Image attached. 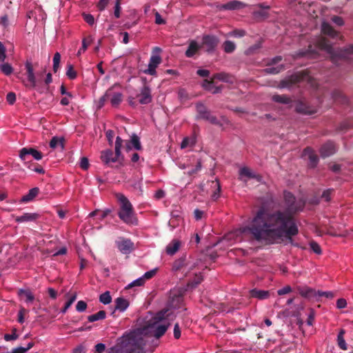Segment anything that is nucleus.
<instances>
[{"label": "nucleus", "instance_id": "a18cd8bd", "mask_svg": "<svg viewBox=\"0 0 353 353\" xmlns=\"http://www.w3.org/2000/svg\"><path fill=\"white\" fill-rule=\"evenodd\" d=\"M61 61V54L59 52H56L53 57V71L57 72L59 68V64Z\"/></svg>", "mask_w": 353, "mask_h": 353}, {"label": "nucleus", "instance_id": "79ce46f5", "mask_svg": "<svg viewBox=\"0 0 353 353\" xmlns=\"http://www.w3.org/2000/svg\"><path fill=\"white\" fill-rule=\"evenodd\" d=\"M131 143L132 146L137 150H140L141 149V144L139 140V137L133 134L131 137Z\"/></svg>", "mask_w": 353, "mask_h": 353}, {"label": "nucleus", "instance_id": "de8ad7c7", "mask_svg": "<svg viewBox=\"0 0 353 353\" xmlns=\"http://www.w3.org/2000/svg\"><path fill=\"white\" fill-rule=\"evenodd\" d=\"M112 95V88H110L108 89L105 93L104 94V95H103L100 99H99V108L102 107L104 104H105V102L106 101V100H108L110 97Z\"/></svg>", "mask_w": 353, "mask_h": 353}, {"label": "nucleus", "instance_id": "4468645a", "mask_svg": "<svg viewBox=\"0 0 353 353\" xmlns=\"http://www.w3.org/2000/svg\"><path fill=\"white\" fill-rule=\"evenodd\" d=\"M336 150V146L334 142L327 141L321 146L320 154L322 158H326L334 154Z\"/></svg>", "mask_w": 353, "mask_h": 353}, {"label": "nucleus", "instance_id": "5fc2aeb1", "mask_svg": "<svg viewBox=\"0 0 353 353\" xmlns=\"http://www.w3.org/2000/svg\"><path fill=\"white\" fill-rule=\"evenodd\" d=\"M334 294L332 292H330V291L323 292V291L319 290V300L323 297H325L328 299H332L334 297Z\"/></svg>", "mask_w": 353, "mask_h": 353}, {"label": "nucleus", "instance_id": "ddd939ff", "mask_svg": "<svg viewBox=\"0 0 353 353\" xmlns=\"http://www.w3.org/2000/svg\"><path fill=\"white\" fill-rule=\"evenodd\" d=\"M25 65L28 81V83H26V86L30 88H34L37 85V79L34 73L32 64L30 61H27Z\"/></svg>", "mask_w": 353, "mask_h": 353}, {"label": "nucleus", "instance_id": "7ed1b4c3", "mask_svg": "<svg viewBox=\"0 0 353 353\" xmlns=\"http://www.w3.org/2000/svg\"><path fill=\"white\" fill-rule=\"evenodd\" d=\"M319 50L327 52L330 56L332 61L336 63L338 60L347 59L353 54V45H350L343 48L336 50L333 48L332 43L329 39L321 37L317 41L316 46L313 47L310 45L306 50H301L296 54L297 57H307L309 59H316L319 56Z\"/></svg>", "mask_w": 353, "mask_h": 353}, {"label": "nucleus", "instance_id": "f3484780", "mask_svg": "<svg viewBox=\"0 0 353 353\" xmlns=\"http://www.w3.org/2000/svg\"><path fill=\"white\" fill-rule=\"evenodd\" d=\"M245 6V4L239 1H230L226 3L221 4L217 6L219 10H239Z\"/></svg>", "mask_w": 353, "mask_h": 353}, {"label": "nucleus", "instance_id": "680f3d73", "mask_svg": "<svg viewBox=\"0 0 353 353\" xmlns=\"http://www.w3.org/2000/svg\"><path fill=\"white\" fill-rule=\"evenodd\" d=\"M18 338V335L16 334V330H13V332L12 334H6L4 335V339L6 341H12V340H16Z\"/></svg>", "mask_w": 353, "mask_h": 353}, {"label": "nucleus", "instance_id": "9b49d317", "mask_svg": "<svg viewBox=\"0 0 353 353\" xmlns=\"http://www.w3.org/2000/svg\"><path fill=\"white\" fill-rule=\"evenodd\" d=\"M29 155H31L34 159L38 161L41 160L43 157L42 153L33 148H23L20 150L19 157L21 160H28Z\"/></svg>", "mask_w": 353, "mask_h": 353}, {"label": "nucleus", "instance_id": "b1692460", "mask_svg": "<svg viewBox=\"0 0 353 353\" xmlns=\"http://www.w3.org/2000/svg\"><path fill=\"white\" fill-rule=\"evenodd\" d=\"M250 295L252 298L263 300L270 296V292L268 290H261L254 288L250 291Z\"/></svg>", "mask_w": 353, "mask_h": 353}, {"label": "nucleus", "instance_id": "a19ab883", "mask_svg": "<svg viewBox=\"0 0 353 353\" xmlns=\"http://www.w3.org/2000/svg\"><path fill=\"white\" fill-rule=\"evenodd\" d=\"M284 69V66L283 65H278L276 67H270L267 68L264 70V71L267 74H276L279 73L281 71H282Z\"/></svg>", "mask_w": 353, "mask_h": 353}, {"label": "nucleus", "instance_id": "6ab92c4d", "mask_svg": "<svg viewBox=\"0 0 353 353\" xmlns=\"http://www.w3.org/2000/svg\"><path fill=\"white\" fill-rule=\"evenodd\" d=\"M321 32L323 34L327 35L332 39L339 37V33L335 30L330 23L327 22L322 23Z\"/></svg>", "mask_w": 353, "mask_h": 353}, {"label": "nucleus", "instance_id": "e433bc0d", "mask_svg": "<svg viewBox=\"0 0 353 353\" xmlns=\"http://www.w3.org/2000/svg\"><path fill=\"white\" fill-rule=\"evenodd\" d=\"M34 346V343L30 342L28 343L26 347H17L16 348L12 349L11 353H26L27 351L30 350Z\"/></svg>", "mask_w": 353, "mask_h": 353}, {"label": "nucleus", "instance_id": "0eeeda50", "mask_svg": "<svg viewBox=\"0 0 353 353\" xmlns=\"http://www.w3.org/2000/svg\"><path fill=\"white\" fill-rule=\"evenodd\" d=\"M304 79V74L303 73L294 74L289 77L281 80L277 88L279 89L290 88L293 85L299 83Z\"/></svg>", "mask_w": 353, "mask_h": 353}, {"label": "nucleus", "instance_id": "6e6552de", "mask_svg": "<svg viewBox=\"0 0 353 353\" xmlns=\"http://www.w3.org/2000/svg\"><path fill=\"white\" fill-rule=\"evenodd\" d=\"M116 243L119 250L124 254H130L134 249V243L129 239L120 237Z\"/></svg>", "mask_w": 353, "mask_h": 353}, {"label": "nucleus", "instance_id": "a878e982", "mask_svg": "<svg viewBox=\"0 0 353 353\" xmlns=\"http://www.w3.org/2000/svg\"><path fill=\"white\" fill-rule=\"evenodd\" d=\"M115 310H119L120 312H124L129 306V302L128 300L123 297H118L115 299Z\"/></svg>", "mask_w": 353, "mask_h": 353}, {"label": "nucleus", "instance_id": "5701e85b", "mask_svg": "<svg viewBox=\"0 0 353 353\" xmlns=\"http://www.w3.org/2000/svg\"><path fill=\"white\" fill-rule=\"evenodd\" d=\"M17 294L21 299L27 303H31L34 300V296L30 290L19 289Z\"/></svg>", "mask_w": 353, "mask_h": 353}, {"label": "nucleus", "instance_id": "864d4df0", "mask_svg": "<svg viewBox=\"0 0 353 353\" xmlns=\"http://www.w3.org/2000/svg\"><path fill=\"white\" fill-rule=\"evenodd\" d=\"M121 0H117L115 3L114 14L116 18L120 17V13L121 10Z\"/></svg>", "mask_w": 353, "mask_h": 353}, {"label": "nucleus", "instance_id": "39448f33", "mask_svg": "<svg viewBox=\"0 0 353 353\" xmlns=\"http://www.w3.org/2000/svg\"><path fill=\"white\" fill-rule=\"evenodd\" d=\"M196 110L197 112L196 119H203L210 122L211 124L220 127L223 125L222 123L216 118V116L212 114L211 112L203 103H196Z\"/></svg>", "mask_w": 353, "mask_h": 353}, {"label": "nucleus", "instance_id": "3c124183", "mask_svg": "<svg viewBox=\"0 0 353 353\" xmlns=\"http://www.w3.org/2000/svg\"><path fill=\"white\" fill-rule=\"evenodd\" d=\"M145 283V281H143V279L142 277H140L135 281H132L131 283H130L125 289H130L134 286H141Z\"/></svg>", "mask_w": 353, "mask_h": 353}, {"label": "nucleus", "instance_id": "13d9d810", "mask_svg": "<svg viewBox=\"0 0 353 353\" xmlns=\"http://www.w3.org/2000/svg\"><path fill=\"white\" fill-rule=\"evenodd\" d=\"M157 269H153L152 270H150L148 272H146L143 276H141L143 279V281L145 282L146 280L150 279L152 278L157 273Z\"/></svg>", "mask_w": 353, "mask_h": 353}, {"label": "nucleus", "instance_id": "49530a36", "mask_svg": "<svg viewBox=\"0 0 353 353\" xmlns=\"http://www.w3.org/2000/svg\"><path fill=\"white\" fill-rule=\"evenodd\" d=\"M353 123L351 121L347 120L342 122L338 128V130L340 132H345L350 128L352 126Z\"/></svg>", "mask_w": 353, "mask_h": 353}, {"label": "nucleus", "instance_id": "bf43d9fd", "mask_svg": "<svg viewBox=\"0 0 353 353\" xmlns=\"http://www.w3.org/2000/svg\"><path fill=\"white\" fill-rule=\"evenodd\" d=\"M79 165H80L81 168H82L83 170H88L89 168V165H90L88 159L85 157H82L81 159Z\"/></svg>", "mask_w": 353, "mask_h": 353}, {"label": "nucleus", "instance_id": "4d7b16f0", "mask_svg": "<svg viewBox=\"0 0 353 353\" xmlns=\"http://www.w3.org/2000/svg\"><path fill=\"white\" fill-rule=\"evenodd\" d=\"M310 248L314 253H316L317 254H321V248L317 243H316L314 241H312L310 243Z\"/></svg>", "mask_w": 353, "mask_h": 353}, {"label": "nucleus", "instance_id": "ea45409f", "mask_svg": "<svg viewBox=\"0 0 353 353\" xmlns=\"http://www.w3.org/2000/svg\"><path fill=\"white\" fill-rule=\"evenodd\" d=\"M66 76L71 80L75 79L77 77V73L71 64L67 65Z\"/></svg>", "mask_w": 353, "mask_h": 353}, {"label": "nucleus", "instance_id": "338daca9", "mask_svg": "<svg viewBox=\"0 0 353 353\" xmlns=\"http://www.w3.org/2000/svg\"><path fill=\"white\" fill-rule=\"evenodd\" d=\"M332 192L333 189L326 190L323 192L321 197L324 199L325 201H329L330 200V194Z\"/></svg>", "mask_w": 353, "mask_h": 353}, {"label": "nucleus", "instance_id": "0e129e2a", "mask_svg": "<svg viewBox=\"0 0 353 353\" xmlns=\"http://www.w3.org/2000/svg\"><path fill=\"white\" fill-rule=\"evenodd\" d=\"M26 310L23 307H21L18 313V321L20 323H23L24 322V314L26 312Z\"/></svg>", "mask_w": 353, "mask_h": 353}, {"label": "nucleus", "instance_id": "473e14b6", "mask_svg": "<svg viewBox=\"0 0 353 353\" xmlns=\"http://www.w3.org/2000/svg\"><path fill=\"white\" fill-rule=\"evenodd\" d=\"M64 139L63 138H59L57 137H54L50 141V147L51 148H55L58 145H61L62 148L64 147Z\"/></svg>", "mask_w": 353, "mask_h": 353}, {"label": "nucleus", "instance_id": "052dcab7", "mask_svg": "<svg viewBox=\"0 0 353 353\" xmlns=\"http://www.w3.org/2000/svg\"><path fill=\"white\" fill-rule=\"evenodd\" d=\"M83 19L86 23H88L89 25L92 26L94 23V17L90 14H83Z\"/></svg>", "mask_w": 353, "mask_h": 353}, {"label": "nucleus", "instance_id": "8fccbe9b", "mask_svg": "<svg viewBox=\"0 0 353 353\" xmlns=\"http://www.w3.org/2000/svg\"><path fill=\"white\" fill-rule=\"evenodd\" d=\"M332 98L334 101L340 100L341 102H345L346 101L343 93L339 90H335L332 92Z\"/></svg>", "mask_w": 353, "mask_h": 353}, {"label": "nucleus", "instance_id": "6e6d98bb", "mask_svg": "<svg viewBox=\"0 0 353 353\" xmlns=\"http://www.w3.org/2000/svg\"><path fill=\"white\" fill-rule=\"evenodd\" d=\"M87 308V303L83 301H79L76 305V310L79 312H82L85 311Z\"/></svg>", "mask_w": 353, "mask_h": 353}, {"label": "nucleus", "instance_id": "4c0bfd02", "mask_svg": "<svg viewBox=\"0 0 353 353\" xmlns=\"http://www.w3.org/2000/svg\"><path fill=\"white\" fill-rule=\"evenodd\" d=\"M99 301L101 303L107 305L111 303L112 297L110 296V292L106 291L104 293L101 294L99 296Z\"/></svg>", "mask_w": 353, "mask_h": 353}, {"label": "nucleus", "instance_id": "9d476101", "mask_svg": "<svg viewBox=\"0 0 353 353\" xmlns=\"http://www.w3.org/2000/svg\"><path fill=\"white\" fill-rule=\"evenodd\" d=\"M137 97L139 98V102L143 105L148 104L152 101L151 89L146 83H144Z\"/></svg>", "mask_w": 353, "mask_h": 353}, {"label": "nucleus", "instance_id": "58836bf2", "mask_svg": "<svg viewBox=\"0 0 353 353\" xmlns=\"http://www.w3.org/2000/svg\"><path fill=\"white\" fill-rule=\"evenodd\" d=\"M123 142L124 141L120 137H117L116 138L114 150L117 153V156H123L121 154V150L123 146Z\"/></svg>", "mask_w": 353, "mask_h": 353}, {"label": "nucleus", "instance_id": "e2e57ef3", "mask_svg": "<svg viewBox=\"0 0 353 353\" xmlns=\"http://www.w3.org/2000/svg\"><path fill=\"white\" fill-rule=\"evenodd\" d=\"M6 100L10 104H13L16 101V94L12 92L8 93Z\"/></svg>", "mask_w": 353, "mask_h": 353}, {"label": "nucleus", "instance_id": "7c9ffc66", "mask_svg": "<svg viewBox=\"0 0 353 353\" xmlns=\"http://www.w3.org/2000/svg\"><path fill=\"white\" fill-rule=\"evenodd\" d=\"M106 313L104 310H100L96 314L90 315L88 316V321L89 322H94L99 320H103L105 318Z\"/></svg>", "mask_w": 353, "mask_h": 353}, {"label": "nucleus", "instance_id": "72a5a7b5", "mask_svg": "<svg viewBox=\"0 0 353 353\" xmlns=\"http://www.w3.org/2000/svg\"><path fill=\"white\" fill-rule=\"evenodd\" d=\"M223 48L225 52L226 53H232L236 49V45L234 42L231 41H225L223 44Z\"/></svg>", "mask_w": 353, "mask_h": 353}, {"label": "nucleus", "instance_id": "774afa93", "mask_svg": "<svg viewBox=\"0 0 353 353\" xmlns=\"http://www.w3.org/2000/svg\"><path fill=\"white\" fill-rule=\"evenodd\" d=\"M332 21L337 26H341L344 24V21L342 17L339 16H334Z\"/></svg>", "mask_w": 353, "mask_h": 353}, {"label": "nucleus", "instance_id": "cd10ccee", "mask_svg": "<svg viewBox=\"0 0 353 353\" xmlns=\"http://www.w3.org/2000/svg\"><path fill=\"white\" fill-rule=\"evenodd\" d=\"M214 80H219L225 83H232V77L226 72H221L213 74Z\"/></svg>", "mask_w": 353, "mask_h": 353}, {"label": "nucleus", "instance_id": "2eb2a0df", "mask_svg": "<svg viewBox=\"0 0 353 353\" xmlns=\"http://www.w3.org/2000/svg\"><path fill=\"white\" fill-rule=\"evenodd\" d=\"M295 110L297 112L303 114H312L316 112V110L312 106L309 105L306 102L299 101L296 105Z\"/></svg>", "mask_w": 353, "mask_h": 353}, {"label": "nucleus", "instance_id": "4be33fe9", "mask_svg": "<svg viewBox=\"0 0 353 353\" xmlns=\"http://www.w3.org/2000/svg\"><path fill=\"white\" fill-rule=\"evenodd\" d=\"M181 245V242L179 240L176 239L172 240L166 247V253L170 256L174 255L179 250Z\"/></svg>", "mask_w": 353, "mask_h": 353}, {"label": "nucleus", "instance_id": "393cba45", "mask_svg": "<svg viewBox=\"0 0 353 353\" xmlns=\"http://www.w3.org/2000/svg\"><path fill=\"white\" fill-rule=\"evenodd\" d=\"M239 174L241 176L254 179L258 182H261L262 181V176L261 175L252 172L250 169L246 167L241 168L239 171Z\"/></svg>", "mask_w": 353, "mask_h": 353}, {"label": "nucleus", "instance_id": "09e8293b", "mask_svg": "<svg viewBox=\"0 0 353 353\" xmlns=\"http://www.w3.org/2000/svg\"><path fill=\"white\" fill-rule=\"evenodd\" d=\"M76 299L77 295L75 294L70 296L67 302L65 303V306L62 309V312L65 313L67 311V310L72 305V304L75 301Z\"/></svg>", "mask_w": 353, "mask_h": 353}, {"label": "nucleus", "instance_id": "20e7f679", "mask_svg": "<svg viewBox=\"0 0 353 353\" xmlns=\"http://www.w3.org/2000/svg\"><path fill=\"white\" fill-rule=\"evenodd\" d=\"M117 198L120 202V208L118 216L125 223L137 225V219L135 216L132 205L128 199L123 194H118Z\"/></svg>", "mask_w": 353, "mask_h": 353}, {"label": "nucleus", "instance_id": "f704fd0d", "mask_svg": "<svg viewBox=\"0 0 353 353\" xmlns=\"http://www.w3.org/2000/svg\"><path fill=\"white\" fill-rule=\"evenodd\" d=\"M92 38L91 37H88L87 38H84L82 41V46L79 50L77 52V56H80L82 52H84L87 48L88 46L90 44V43L92 41Z\"/></svg>", "mask_w": 353, "mask_h": 353}, {"label": "nucleus", "instance_id": "f257e3e1", "mask_svg": "<svg viewBox=\"0 0 353 353\" xmlns=\"http://www.w3.org/2000/svg\"><path fill=\"white\" fill-rule=\"evenodd\" d=\"M285 210L270 212L261 208L252 219L250 224L240 228L239 232L250 236L251 240L268 245L273 244L285 237L290 241L292 236L299 233L294 214L302 211L305 201L296 200L290 192H284Z\"/></svg>", "mask_w": 353, "mask_h": 353}, {"label": "nucleus", "instance_id": "2f4dec72", "mask_svg": "<svg viewBox=\"0 0 353 353\" xmlns=\"http://www.w3.org/2000/svg\"><path fill=\"white\" fill-rule=\"evenodd\" d=\"M345 332L344 330H341L339 333L338 334V336H337V342H338V345L339 347L343 350H347V344L345 343V341L344 339V334H345Z\"/></svg>", "mask_w": 353, "mask_h": 353}, {"label": "nucleus", "instance_id": "a211bd4d", "mask_svg": "<svg viewBox=\"0 0 353 353\" xmlns=\"http://www.w3.org/2000/svg\"><path fill=\"white\" fill-rule=\"evenodd\" d=\"M161 61V59L159 56H152L148 64V68L144 72L150 75H154L156 74V68Z\"/></svg>", "mask_w": 353, "mask_h": 353}, {"label": "nucleus", "instance_id": "1a4fd4ad", "mask_svg": "<svg viewBox=\"0 0 353 353\" xmlns=\"http://www.w3.org/2000/svg\"><path fill=\"white\" fill-rule=\"evenodd\" d=\"M101 159L105 164L109 165L110 163H115L123 160V156H117V153L110 149L103 150L101 152Z\"/></svg>", "mask_w": 353, "mask_h": 353}, {"label": "nucleus", "instance_id": "bb28decb", "mask_svg": "<svg viewBox=\"0 0 353 353\" xmlns=\"http://www.w3.org/2000/svg\"><path fill=\"white\" fill-rule=\"evenodd\" d=\"M39 192V188H33L29 190L28 194L22 196L21 201L23 203L31 201L38 195Z\"/></svg>", "mask_w": 353, "mask_h": 353}, {"label": "nucleus", "instance_id": "dca6fc26", "mask_svg": "<svg viewBox=\"0 0 353 353\" xmlns=\"http://www.w3.org/2000/svg\"><path fill=\"white\" fill-rule=\"evenodd\" d=\"M303 155L305 157H307L310 161L309 165L310 168H313L317 165L319 159L313 149L310 147L305 148L303 150Z\"/></svg>", "mask_w": 353, "mask_h": 353}, {"label": "nucleus", "instance_id": "c9c22d12", "mask_svg": "<svg viewBox=\"0 0 353 353\" xmlns=\"http://www.w3.org/2000/svg\"><path fill=\"white\" fill-rule=\"evenodd\" d=\"M0 70L6 76H9L13 72L12 65L8 63H4L0 65Z\"/></svg>", "mask_w": 353, "mask_h": 353}, {"label": "nucleus", "instance_id": "423d86ee", "mask_svg": "<svg viewBox=\"0 0 353 353\" xmlns=\"http://www.w3.org/2000/svg\"><path fill=\"white\" fill-rule=\"evenodd\" d=\"M219 43V38L213 34H204L202 37L201 48L208 53L213 52Z\"/></svg>", "mask_w": 353, "mask_h": 353}, {"label": "nucleus", "instance_id": "c756f323", "mask_svg": "<svg viewBox=\"0 0 353 353\" xmlns=\"http://www.w3.org/2000/svg\"><path fill=\"white\" fill-rule=\"evenodd\" d=\"M111 105L113 107L118 106L123 100V94L121 92H114L112 91V95L109 98Z\"/></svg>", "mask_w": 353, "mask_h": 353}, {"label": "nucleus", "instance_id": "c03bdc74", "mask_svg": "<svg viewBox=\"0 0 353 353\" xmlns=\"http://www.w3.org/2000/svg\"><path fill=\"white\" fill-rule=\"evenodd\" d=\"M185 257H181L176 260L173 263V270L175 271L180 270L185 265Z\"/></svg>", "mask_w": 353, "mask_h": 353}, {"label": "nucleus", "instance_id": "c85d7f7f", "mask_svg": "<svg viewBox=\"0 0 353 353\" xmlns=\"http://www.w3.org/2000/svg\"><path fill=\"white\" fill-rule=\"evenodd\" d=\"M272 100L281 104H289L292 101L291 99L285 94H274Z\"/></svg>", "mask_w": 353, "mask_h": 353}, {"label": "nucleus", "instance_id": "f03ea898", "mask_svg": "<svg viewBox=\"0 0 353 353\" xmlns=\"http://www.w3.org/2000/svg\"><path fill=\"white\" fill-rule=\"evenodd\" d=\"M166 312L167 310L159 312L146 326L123 334L112 350H115L117 353H143L149 338L154 336L159 339L170 327V323L165 318Z\"/></svg>", "mask_w": 353, "mask_h": 353}, {"label": "nucleus", "instance_id": "412c9836", "mask_svg": "<svg viewBox=\"0 0 353 353\" xmlns=\"http://www.w3.org/2000/svg\"><path fill=\"white\" fill-rule=\"evenodd\" d=\"M40 217L38 213H24L21 216H17L15 221L17 223L34 221Z\"/></svg>", "mask_w": 353, "mask_h": 353}, {"label": "nucleus", "instance_id": "603ef678", "mask_svg": "<svg viewBox=\"0 0 353 353\" xmlns=\"http://www.w3.org/2000/svg\"><path fill=\"white\" fill-rule=\"evenodd\" d=\"M6 58V48L3 43L0 41V61L4 62Z\"/></svg>", "mask_w": 353, "mask_h": 353}, {"label": "nucleus", "instance_id": "f8f14e48", "mask_svg": "<svg viewBox=\"0 0 353 353\" xmlns=\"http://www.w3.org/2000/svg\"><path fill=\"white\" fill-rule=\"evenodd\" d=\"M298 292L302 296L305 298L312 300H316L317 301H319V290H316L315 289L305 286L299 287Z\"/></svg>", "mask_w": 353, "mask_h": 353}, {"label": "nucleus", "instance_id": "37998d69", "mask_svg": "<svg viewBox=\"0 0 353 353\" xmlns=\"http://www.w3.org/2000/svg\"><path fill=\"white\" fill-rule=\"evenodd\" d=\"M171 304L173 306H176L177 304L180 303L183 301V297L181 294H171L170 296Z\"/></svg>", "mask_w": 353, "mask_h": 353}, {"label": "nucleus", "instance_id": "aec40b11", "mask_svg": "<svg viewBox=\"0 0 353 353\" xmlns=\"http://www.w3.org/2000/svg\"><path fill=\"white\" fill-rule=\"evenodd\" d=\"M201 48L200 44L194 40H191L185 54L188 58L192 57Z\"/></svg>", "mask_w": 353, "mask_h": 353}, {"label": "nucleus", "instance_id": "69168bd1", "mask_svg": "<svg viewBox=\"0 0 353 353\" xmlns=\"http://www.w3.org/2000/svg\"><path fill=\"white\" fill-rule=\"evenodd\" d=\"M214 83L213 77L211 80L205 79L203 83V87L208 90H212L211 85Z\"/></svg>", "mask_w": 353, "mask_h": 353}]
</instances>
